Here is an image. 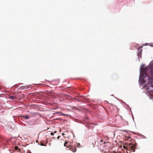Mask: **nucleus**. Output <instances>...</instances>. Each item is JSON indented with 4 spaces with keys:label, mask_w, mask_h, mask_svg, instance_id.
I'll use <instances>...</instances> for the list:
<instances>
[{
    "label": "nucleus",
    "mask_w": 153,
    "mask_h": 153,
    "mask_svg": "<svg viewBox=\"0 0 153 153\" xmlns=\"http://www.w3.org/2000/svg\"><path fill=\"white\" fill-rule=\"evenodd\" d=\"M140 75L143 74L141 78H142L141 82L145 83L148 79V90L150 91H153V62H151L149 67L140 68Z\"/></svg>",
    "instance_id": "nucleus-1"
},
{
    "label": "nucleus",
    "mask_w": 153,
    "mask_h": 153,
    "mask_svg": "<svg viewBox=\"0 0 153 153\" xmlns=\"http://www.w3.org/2000/svg\"><path fill=\"white\" fill-rule=\"evenodd\" d=\"M126 144L128 146V150L131 152H134L135 146L134 144L127 143Z\"/></svg>",
    "instance_id": "nucleus-2"
},
{
    "label": "nucleus",
    "mask_w": 153,
    "mask_h": 153,
    "mask_svg": "<svg viewBox=\"0 0 153 153\" xmlns=\"http://www.w3.org/2000/svg\"><path fill=\"white\" fill-rule=\"evenodd\" d=\"M70 143L69 142L67 141L65 142L64 144V146H66L67 148H69V149H71V145H70Z\"/></svg>",
    "instance_id": "nucleus-3"
},
{
    "label": "nucleus",
    "mask_w": 153,
    "mask_h": 153,
    "mask_svg": "<svg viewBox=\"0 0 153 153\" xmlns=\"http://www.w3.org/2000/svg\"><path fill=\"white\" fill-rule=\"evenodd\" d=\"M142 47H139L138 49L139 51H140L137 53V55L139 56L140 55L141 56L142 53V49H141Z\"/></svg>",
    "instance_id": "nucleus-4"
},
{
    "label": "nucleus",
    "mask_w": 153,
    "mask_h": 153,
    "mask_svg": "<svg viewBox=\"0 0 153 153\" xmlns=\"http://www.w3.org/2000/svg\"><path fill=\"white\" fill-rule=\"evenodd\" d=\"M71 149H70L73 152H75L76 151V148L74 146L72 145H71Z\"/></svg>",
    "instance_id": "nucleus-5"
},
{
    "label": "nucleus",
    "mask_w": 153,
    "mask_h": 153,
    "mask_svg": "<svg viewBox=\"0 0 153 153\" xmlns=\"http://www.w3.org/2000/svg\"><path fill=\"white\" fill-rule=\"evenodd\" d=\"M22 117H23L24 119L27 120L29 118V117L27 115L22 116Z\"/></svg>",
    "instance_id": "nucleus-6"
},
{
    "label": "nucleus",
    "mask_w": 153,
    "mask_h": 153,
    "mask_svg": "<svg viewBox=\"0 0 153 153\" xmlns=\"http://www.w3.org/2000/svg\"><path fill=\"white\" fill-rule=\"evenodd\" d=\"M126 143H125V144L123 145V147L124 149L128 150V145H127L126 144Z\"/></svg>",
    "instance_id": "nucleus-7"
},
{
    "label": "nucleus",
    "mask_w": 153,
    "mask_h": 153,
    "mask_svg": "<svg viewBox=\"0 0 153 153\" xmlns=\"http://www.w3.org/2000/svg\"><path fill=\"white\" fill-rule=\"evenodd\" d=\"M15 149L16 150H20V149H19L18 146H16L15 147Z\"/></svg>",
    "instance_id": "nucleus-8"
},
{
    "label": "nucleus",
    "mask_w": 153,
    "mask_h": 153,
    "mask_svg": "<svg viewBox=\"0 0 153 153\" xmlns=\"http://www.w3.org/2000/svg\"><path fill=\"white\" fill-rule=\"evenodd\" d=\"M9 98H10L12 99H13L16 98V97H15L13 96H10L9 97Z\"/></svg>",
    "instance_id": "nucleus-9"
},
{
    "label": "nucleus",
    "mask_w": 153,
    "mask_h": 153,
    "mask_svg": "<svg viewBox=\"0 0 153 153\" xmlns=\"http://www.w3.org/2000/svg\"><path fill=\"white\" fill-rule=\"evenodd\" d=\"M40 145L42 146H45V145H44L42 142H41L40 143Z\"/></svg>",
    "instance_id": "nucleus-10"
},
{
    "label": "nucleus",
    "mask_w": 153,
    "mask_h": 153,
    "mask_svg": "<svg viewBox=\"0 0 153 153\" xmlns=\"http://www.w3.org/2000/svg\"><path fill=\"white\" fill-rule=\"evenodd\" d=\"M50 134H51V135H54V134H53V132H51V133Z\"/></svg>",
    "instance_id": "nucleus-11"
},
{
    "label": "nucleus",
    "mask_w": 153,
    "mask_h": 153,
    "mask_svg": "<svg viewBox=\"0 0 153 153\" xmlns=\"http://www.w3.org/2000/svg\"><path fill=\"white\" fill-rule=\"evenodd\" d=\"M60 137V136H58L57 138L58 139H59V138Z\"/></svg>",
    "instance_id": "nucleus-12"
},
{
    "label": "nucleus",
    "mask_w": 153,
    "mask_h": 153,
    "mask_svg": "<svg viewBox=\"0 0 153 153\" xmlns=\"http://www.w3.org/2000/svg\"><path fill=\"white\" fill-rule=\"evenodd\" d=\"M56 132H57V131H55L53 133H56Z\"/></svg>",
    "instance_id": "nucleus-13"
},
{
    "label": "nucleus",
    "mask_w": 153,
    "mask_h": 153,
    "mask_svg": "<svg viewBox=\"0 0 153 153\" xmlns=\"http://www.w3.org/2000/svg\"><path fill=\"white\" fill-rule=\"evenodd\" d=\"M38 142V140H36V143H37Z\"/></svg>",
    "instance_id": "nucleus-14"
},
{
    "label": "nucleus",
    "mask_w": 153,
    "mask_h": 153,
    "mask_svg": "<svg viewBox=\"0 0 153 153\" xmlns=\"http://www.w3.org/2000/svg\"><path fill=\"white\" fill-rule=\"evenodd\" d=\"M62 134V135H64V133H63V134Z\"/></svg>",
    "instance_id": "nucleus-15"
},
{
    "label": "nucleus",
    "mask_w": 153,
    "mask_h": 153,
    "mask_svg": "<svg viewBox=\"0 0 153 153\" xmlns=\"http://www.w3.org/2000/svg\"><path fill=\"white\" fill-rule=\"evenodd\" d=\"M80 145V144L79 143H78V145Z\"/></svg>",
    "instance_id": "nucleus-16"
},
{
    "label": "nucleus",
    "mask_w": 153,
    "mask_h": 153,
    "mask_svg": "<svg viewBox=\"0 0 153 153\" xmlns=\"http://www.w3.org/2000/svg\"><path fill=\"white\" fill-rule=\"evenodd\" d=\"M1 89V88H0V89Z\"/></svg>",
    "instance_id": "nucleus-17"
}]
</instances>
